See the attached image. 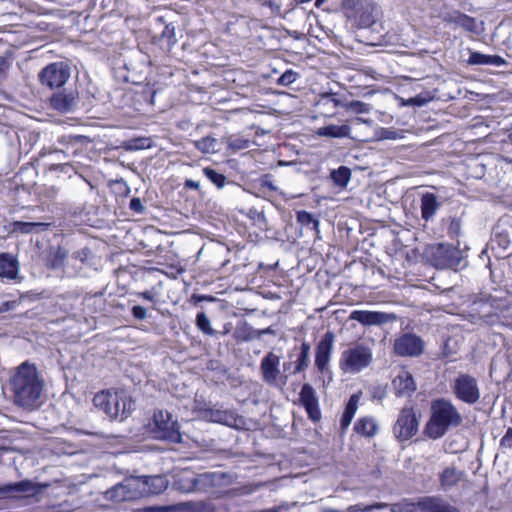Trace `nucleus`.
Returning a JSON list of instances; mask_svg holds the SVG:
<instances>
[{
    "mask_svg": "<svg viewBox=\"0 0 512 512\" xmlns=\"http://www.w3.org/2000/svg\"><path fill=\"white\" fill-rule=\"evenodd\" d=\"M397 397L411 396L416 391V383L410 372L401 371L392 381Z\"/></svg>",
    "mask_w": 512,
    "mask_h": 512,
    "instance_id": "aec40b11",
    "label": "nucleus"
},
{
    "mask_svg": "<svg viewBox=\"0 0 512 512\" xmlns=\"http://www.w3.org/2000/svg\"><path fill=\"white\" fill-rule=\"evenodd\" d=\"M151 432L157 439L170 443L183 442L179 423L167 411L158 410L154 413Z\"/></svg>",
    "mask_w": 512,
    "mask_h": 512,
    "instance_id": "39448f33",
    "label": "nucleus"
},
{
    "mask_svg": "<svg viewBox=\"0 0 512 512\" xmlns=\"http://www.w3.org/2000/svg\"><path fill=\"white\" fill-rule=\"evenodd\" d=\"M372 361L371 350L363 345L354 346V372L367 367Z\"/></svg>",
    "mask_w": 512,
    "mask_h": 512,
    "instance_id": "7c9ffc66",
    "label": "nucleus"
},
{
    "mask_svg": "<svg viewBox=\"0 0 512 512\" xmlns=\"http://www.w3.org/2000/svg\"><path fill=\"white\" fill-rule=\"evenodd\" d=\"M190 505H192L194 507V510L196 512H202L205 510L206 508V504L204 502H197V503H189Z\"/></svg>",
    "mask_w": 512,
    "mask_h": 512,
    "instance_id": "0e129e2a",
    "label": "nucleus"
},
{
    "mask_svg": "<svg viewBox=\"0 0 512 512\" xmlns=\"http://www.w3.org/2000/svg\"><path fill=\"white\" fill-rule=\"evenodd\" d=\"M266 334H270V335H275L276 334V331L273 329L272 326H269L265 329H256V339H260L263 335H266Z\"/></svg>",
    "mask_w": 512,
    "mask_h": 512,
    "instance_id": "4d7b16f0",
    "label": "nucleus"
},
{
    "mask_svg": "<svg viewBox=\"0 0 512 512\" xmlns=\"http://www.w3.org/2000/svg\"><path fill=\"white\" fill-rule=\"evenodd\" d=\"M196 474L184 471L177 475L173 486L176 490L183 493H193L196 492Z\"/></svg>",
    "mask_w": 512,
    "mask_h": 512,
    "instance_id": "cd10ccee",
    "label": "nucleus"
},
{
    "mask_svg": "<svg viewBox=\"0 0 512 512\" xmlns=\"http://www.w3.org/2000/svg\"><path fill=\"white\" fill-rule=\"evenodd\" d=\"M280 357L273 352H268L260 363V371L264 382L269 385H275L278 380L283 384L287 381V375L280 373Z\"/></svg>",
    "mask_w": 512,
    "mask_h": 512,
    "instance_id": "9d476101",
    "label": "nucleus"
},
{
    "mask_svg": "<svg viewBox=\"0 0 512 512\" xmlns=\"http://www.w3.org/2000/svg\"><path fill=\"white\" fill-rule=\"evenodd\" d=\"M465 473L456 467H445L439 473V483L443 490L448 491L457 486L464 478Z\"/></svg>",
    "mask_w": 512,
    "mask_h": 512,
    "instance_id": "4be33fe9",
    "label": "nucleus"
},
{
    "mask_svg": "<svg viewBox=\"0 0 512 512\" xmlns=\"http://www.w3.org/2000/svg\"><path fill=\"white\" fill-rule=\"evenodd\" d=\"M78 94L72 90H63L50 97V106L60 113H71L78 106Z\"/></svg>",
    "mask_w": 512,
    "mask_h": 512,
    "instance_id": "dca6fc26",
    "label": "nucleus"
},
{
    "mask_svg": "<svg viewBox=\"0 0 512 512\" xmlns=\"http://www.w3.org/2000/svg\"><path fill=\"white\" fill-rule=\"evenodd\" d=\"M441 207V202L438 200L437 195L431 192H425L420 198L421 218L428 222L432 220Z\"/></svg>",
    "mask_w": 512,
    "mask_h": 512,
    "instance_id": "412c9836",
    "label": "nucleus"
},
{
    "mask_svg": "<svg viewBox=\"0 0 512 512\" xmlns=\"http://www.w3.org/2000/svg\"><path fill=\"white\" fill-rule=\"evenodd\" d=\"M40 83L51 89L63 87L71 76V67L64 61L53 62L45 66L39 73Z\"/></svg>",
    "mask_w": 512,
    "mask_h": 512,
    "instance_id": "423d86ee",
    "label": "nucleus"
},
{
    "mask_svg": "<svg viewBox=\"0 0 512 512\" xmlns=\"http://www.w3.org/2000/svg\"><path fill=\"white\" fill-rule=\"evenodd\" d=\"M350 128L347 125H327L316 130L320 137L341 138L349 135Z\"/></svg>",
    "mask_w": 512,
    "mask_h": 512,
    "instance_id": "2f4dec72",
    "label": "nucleus"
},
{
    "mask_svg": "<svg viewBox=\"0 0 512 512\" xmlns=\"http://www.w3.org/2000/svg\"><path fill=\"white\" fill-rule=\"evenodd\" d=\"M447 222H448L447 235L451 239H456L460 234V229H461L460 219L456 218V217H448Z\"/></svg>",
    "mask_w": 512,
    "mask_h": 512,
    "instance_id": "79ce46f5",
    "label": "nucleus"
},
{
    "mask_svg": "<svg viewBox=\"0 0 512 512\" xmlns=\"http://www.w3.org/2000/svg\"><path fill=\"white\" fill-rule=\"evenodd\" d=\"M147 139H133L126 143L127 150L142 149L146 147Z\"/></svg>",
    "mask_w": 512,
    "mask_h": 512,
    "instance_id": "3c124183",
    "label": "nucleus"
},
{
    "mask_svg": "<svg viewBox=\"0 0 512 512\" xmlns=\"http://www.w3.org/2000/svg\"><path fill=\"white\" fill-rule=\"evenodd\" d=\"M196 325L198 329L201 330L204 334L209 336H214L217 334V331L211 327L210 320L204 312L197 314Z\"/></svg>",
    "mask_w": 512,
    "mask_h": 512,
    "instance_id": "58836bf2",
    "label": "nucleus"
},
{
    "mask_svg": "<svg viewBox=\"0 0 512 512\" xmlns=\"http://www.w3.org/2000/svg\"><path fill=\"white\" fill-rule=\"evenodd\" d=\"M334 334L326 332L316 346L315 365L320 372H324L329 364L334 342Z\"/></svg>",
    "mask_w": 512,
    "mask_h": 512,
    "instance_id": "f3484780",
    "label": "nucleus"
},
{
    "mask_svg": "<svg viewBox=\"0 0 512 512\" xmlns=\"http://www.w3.org/2000/svg\"><path fill=\"white\" fill-rule=\"evenodd\" d=\"M339 365L344 373L352 370V348H348L342 353Z\"/></svg>",
    "mask_w": 512,
    "mask_h": 512,
    "instance_id": "c03bdc74",
    "label": "nucleus"
},
{
    "mask_svg": "<svg viewBox=\"0 0 512 512\" xmlns=\"http://www.w3.org/2000/svg\"><path fill=\"white\" fill-rule=\"evenodd\" d=\"M354 432L359 435L371 438L378 432V425L374 418L362 417L354 423Z\"/></svg>",
    "mask_w": 512,
    "mask_h": 512,
    "instance_id": "c756f323",
    "label": "nucleus"
},
{
    "mask_svg": "<svg viewBox=\"0 0 512 512\" xmlns=\"http://www.w3.org/2000/svg\"><path fill=\"white\" fill-rule=\"evenodd\" d=\"M49 227L50 224L44 222L15 221L12 223V232L22 234L40 233L48 230Z\"/></svg>",
    "mask_w": 512,
    "mask_h": 512,
    "instance_id": "c85d7f7f",
    "label": "nucleus"
},
{
    "mask_svg": "<svg viewBox=\"0 0 512 512\" xmlns=\"http://www.w3.org/2000/svg\"><path fill=\"white\" fill-rule=\"evenodd\" d=\"M229 475L223 472H204L196 474V492L214 494L215 489L229 483Z\"/></svg>",
    "mask_w": 512,
    "mask_h": 512,
    "instance_id": "9b49d317",
    "label": "nucleus"
},
{
    "mask_svg": "<svg viewBox=\"0 0 512 512\" xmlns=\"http://www.w3.org/2000/svg\"><path fill=\"white\" fill-rule=\"evenodd\" d=\"M424 342L423 340L411 333L403 334L396 339L394 343V351L397 355L405 356H419L423 353Z\"/></svg>",
    "mask_w": 512,
    "mask_h": 512,
    "instance_id": "4468645a",
    "label": "nucleus"
},
{
    "mask_svg": "<svg viewBox=\"0 0 512 512\" xmlns=\"http://www.w3.org/2000/svg\"><path fill=\"white\" fill-rule=\"evenodd\" d=\"M14 402L26 409L38 407L44 389V380L35 365L22 363L12 378Z\"/></svg>",
    "mask_w": 512,
    "mask_h": 512,
    "instance_id": "f257e3e1",
    "label": "nucleus"
},
{
    "mask_svg": "<svg viewBox=\"0 0 512 512\" xmlns=\"http://www.w3.org/2000/svg\"><path fill=\"white\" fill-rule=\"evenodd\" d=\"M59 143L63 145L67 144H88L91 139L85 135H63L58 139Z\"/></svg>",
    "mask_w": 512,
    "mask_h": 512,
    "instance_id": "a19ab883",
    "label": "nucleus"
},
{
    "mask_svg": "<svg viewBox=\"0 0 512 512\" xmlns=\"http://www.w3.org/2000/svg\"><path fill=\"white\" fill-rule=\"evenodd\" d=\"M131 314L136 320H145L148 317L147 309L141 305H134Z\"/></svg>",
    "mask_w": 512,
    "mask_h": 512,
    "instance_id": "de8ad7c7",
    "label": "nucleus"
},
{
    "mask_svg": "<svg viewBox=\"0 0 512 512\" xmlns=\"http://www.w3.org/2000/svg\"><path fill=\"white\" fill-rule=\"evenodd\" d=\"M459 250L447 244H438L432 253L434 265L437 268H456L460 263Z\"/></svg>",
    "mask_w": 512,
    "mask_h": 512,
    "instance_id": "f8f14e48",
    "label": "nucleus"
},
{
    "mask_svg": "<svg viewBox=\"0 0 512 512\" xmlns=\"http://www.w3.org/2000/svg\"><path fill=\"white\" fill-rule=\"evenodd\" d=\"M452 392L456 399L469 405L477 403L481 396L476 378L467 373H461L454 379Z\"/></svg>",
    "mask_w": 512,
    "mask_h": 512,
    "instance_id": "6e6552de",
    "label": "nucleus"
},
{
    "mask_svg": "<svg viewBox=\"0 0 512 512\" xmlns=\"http://www.w3.org/2000/svg\"><path fill=\"white\" fill-rule=\"evenodd\" d=\"M139 479H141L144 494H159L166 490L169 484L167 478L162 475L144 476Z\"/></svg>",
    "mask_w": 512,
    "mask_h": 512,
    "instance_id": "393cba45",
    "label": "nucleus"
},
{
    "mask_svg": "<svg viewBox=\"0 0 512 512\" xmlns=\"http://www.w3.org/2000/svg\"><path fill=\"white\" fill-rule=\"evenodd\" d=\"M398 512H450L448 505L435 498H425L418 503H406Z\"/></svg>",
    "mask_w": 512,
    "mask_h": 512,
    "instance_id": "a211bd4d",
    "label": "nucleus"
},
{
    "mask_svg": "<svg viewBox=\"0 0 512 512\" xmlns=\"http://www.w3.org/2000/svg\"><path fill=\"white\" fill-rule=\"evenodd\" d=\"M500 446L503 448H512V428H508L505 435L500 440Z\"/></svg>",
    "mask_w": 512,
    "mask_h": 512,
    "instance_id": "864d4df0",
    "label": "nucleus"
},
{
    "mask_svg": "<svg viewBox=\"0 0 512 512\" xmlns=\"http://www.w3.org/2000/svg\"><path fill=\"white\" fill-rule=\"evenodd\" d=\"M195 147L205 154L216 153L219 151L218 140L211 136H206L194 142Z\"/></svg>",
    "mask_w": 512,
    "mask_h": 512,
    "instance_id": "f704fd0d",
    "label": "nucleus"
},
{
    "mask_svg": "<svg viewBox=\"0 0 512 512\" xmlns=\"http://www.w3.org/2000/svg\"><path fill=\"white\" fill-rule=\"evenodd\" d=\"M444 22L449 24H455L469 32H473L476 29L475 19L460 11H455L452 14L446 15L444 17Z\"/></svg>",
    "mask_w": 512,
    "mask_h": 512,
    "instance_id": "bb28decb",
    "label": "nucleus"
},
{
    "mask_svg": "<svg viewBox=\"0 0 512 512\" xmlns=\"http://www.w3.org/2000/svg\"><path fill=\"white\" fill-rule=\"evenodd\" d=\"M141 486V479H126L107 490L105 496L108 500L114 502L136 500L144 495V489Z\"/></svg>",
    "mask_w": 512,
    "mask_h": 512,
    "instance_id": "1a4fd4ad",
    "label": "nucleus"
},
{
    "mask_svg": "<svg viewBox=\"0 0 512 512\" xmlns=\"http://www.w3.org/2000/svg\"><path fill=\"white\" fill-rule=\"evenodd\" d=\"M462 416L455 405L448 399L438 398L431 402L430 417L423 434L432 440L442 438L451 427H458Z\"/></svg>",
    "mask_w": 512,
    "mask_h": 512,
    "instance_id": "f03ea898",
    "label": "nucleus"
},
{
    "mask_svg": "<svg viewBox=\"0 0 512 512\" xmlns=\"http://www.w3.org/2000/svg\"><path fill=\"white\" fill-rule=\"evenodd\" d=\"M297 221L311 230H314L317 234H319V221L314 217L313 214L307 211H298L297 212Z\"/></svg>",
    "mask_w": 512,
    "mask_h": 512,
    "instance_id": "e433bc0d",
    "label": "nucleus"
},
{
    "mask_svg": "<svg viewBox=\"0 0 512 512\" xmlns=\"http://www.w3.org/2000/svg\"><path fill=\"white\" fill-rule=\"evenodd\" d=\"M310 352H311V345L303 341L299 347H294L289 352V358H294V368L291 372V374H298L303 371H305L310 364Z\"/></svg>",
    "mask_w": 512,
    "mask_h": 512,
    "instance_id": "6ab92c4d",
    "label": "nucleus"
},
{
    "mask_svg": "<svg viewBox=\"0 0 512 512\" xmlns=\"http://www.w3.org/2000/svg\"><path fill=\"white\" fill-rule=\"evenodd\" d=\"M45 486L27 479L16 483H8L0 486V498L6 496L18 497L20 495L33 497L39 494Z\"/></svg>",
    "mask_w": 512,
    "mask_h": 512,
    "instance_id": "ddd939ff",
    "label": "nucleus"
},
{
    "mask_svg": "<svg viewBox=\"0 0 512 512\" xmlns=\"http://www.w3.org/2000/svg\"><path fill=\"white\" fill-rule=\"evenodd\" d=\"M263 186L267 187L271 191H275L277 189L276 186L270 181H264Z\"/></svg>",
    "mask_w": 512,
    "mask_h": 512,
    "instance_id": "338daca9",
    "label": "nucleus"
},
{
    "mask_svg": "<svg viewBox=\"0 0 512 512\" xmlns=\"http://www.w3.org/2000/svg\"><path fill=\"white\" fill-rule=\"evenodd\" d=\"M157 23L163 26V30L160 34V40L165 41L167 47L170 49L177 42L175 34V25L173 23H166L163 17L157 18Z\"/></svg>",
    "mask_w": 512,
    "mask_h": 512,
    "instance_id": "473e14b6",
    "label": "nucleus"
},
{
    "mask_svg": "<svg viewBox=\"0 0 512 512\" xmlns=\"http://www.w3.org/2000/svg\"><path fill=\"white\" fill-rule=\"evenodd\" d=\"M297 79V73L292 70L285 71L279 78L277 83L282 86H289Z\"/></svg>",
    "mask_w": 512,
    "mask_h": 512,
    "instance_id": "49530a36",
    "label": "nucleus"
},
{
    "mask_svg": "<svg viewBox=\"0 0 512 512\" xmlns=\"http://www.w3.org/2000/svg\"><path fill=\"white\" fill-rule=\"evenodd\" d=\"M19 273L17 258L9 253L0 254V277L16 279Z\"/></svg>",
    "mask_w": 512,
    "mask_h": 512,
    "instance_id": "a878e982",
    "label": "nucleus"
},
{
    "mask_svg": "<svg viewBox=\"0 0 512 512\" xmlns=\"http://www.w3.org/2000/svg\"><path fill=\"white\" fill-rule=\"evenodd\" d=\"M397 136H398V133L391 129H382V131H381L382 139H396Z\"/></svg>",
    "mask_w": 512,
    "mask_h": 512,
    "instance_id": "bf43d9fd",
    "label": "nucleus"
},
{
    "mask_svg": "<svg viewBox=\"0 0 512 512\" xmlns=\"http://www.w3.org/2000/svg\"><path fill=\"white\" fill-rule=\"evenodd\" d=\"M389 317L386 313L354 310V321H358L364 326L381 325L388 321Z\"/></svg>",
    "mask_w": 512,
    "mask_h": 512,
    "instance_id": "b1692460",
    "label": "nucleus"
},
{
    "mask_svg": "<svg viewBox=\"0 0 512 512\" xmlns=\"http://www.w3.org/2000/svg\"><path fill=\"white\" fill-rule=\"evenodd\" d=\"M330 177L335 185L346 187L351 177V170L346 166H340L331 171Z\"/></svg>",
    "mask_w": 512,
    "mask_h": 512,
    "instance_id": "c9c22d12",
    "label": "nucleus"
},
{
    "mask_svg": "<svg viewBox=\"0 0 512 512\" xmlns=\"http://www.w3.org/2000/svg\"><path fill=\"white\" fill-rule=\"evenodd\" d=\"M369 111V106L361 101L354 100V113L361 114Z\"/></svg>",
    "mask_w": 512,
    "mask_h": 512,
    "instance_id": "6e6d98bb",
    "label": "nucleus"
},
{
    "mask_svg": "<svg viewBox=\"0 0 512 512\" xmlns=\"http://www.w3.org/2000/svg\"><path fill=\"white\" fill-rule=\"evenodd\" d=\"M490 55H486L480 52H471L468 58L470 65H489Z\"/></svg>",
    "mask_w": 512,
    "mask_h": 512,
    "instance_id": "37998d69",
    "label": "nucleus"
},
{
    "mask_svg": "<svg viewBox=\"0 0 512 512\" xmlns=\"http://www.w3.org/2000/svg\"><path fill=\"white\" fill-rule=\"evenodd\" d=\"M68 254V250L60 245L50 246L45 258L46 266L55 271L63 269Z\"/></svg>",
    "mask_w": 512,
    "mask_h": 512,
    "instance_id": "5701e85b",
    "label": "nucleus"
},
{
    "mask_svg": "<svg viewBox=\"0 0 512 512\" xmlns=\"http://www.w3.org/2000/svg\"><path fill=\"white\" fill-rule=\"evenodd\" d=\"M343 7V13L344 15L349 18L350 17V12H351V6H350V2L349 0H343V3H342Z\"/></svg>",
    "mask_w": 512,
    "mask_h": 512,
    "instance_id": "e2e57ef3",
    "label": "nucleus"
},
{
    "mask_svg": "<svg viewBox=\"0 0 512 512\" xmlns=\"http://www.w3.org/2000/svg\"><path fill=\"white\" fill-rule=\"evenodd\" d=\"M419 429V417L413 406L403 407L393 426L395 437L401 441H407L414 437Z\"/></svg>",
    "mask_w": 512,
    "mask_h": 512,
    "instance_id": "0eeeda50",
    "label": "nucleus"
},
{
    "mask_svg": "<svg viewBox=\"0 0 512 512\" xmlns=\"http://www.w3.org/2000/svg\"><path fill=\"white\" fill-rule=\"evenodd\" d=\"M263 5H267V6H268V7H270V8H274V7H275V8H277V9H279V6H278V5H274V3H273V2H271V1H265V2L263 3Z\"/></svg>",
    "mask_w": 512,
    "mask_h": 512,
    "instance_id": "774afa93",
    "label": "nucleus"
},
{
    "mask_svg": "<svg viewBox=\"0 0 512 512\" xmlns=\"http://www.w3.org/2000/svg\"><path fill=\"white\" fill-rule=\"evenodd\" d=\"M137 296L147 300V301H150V302H155L156 299H155V294L152 293L151 291L149 290H146V291H143V292H137L136 293Z\"/></svg>",
    "mask_w": 512,
    "mask_h": 512,
    "instance_id": "052dcab7",
    "label": "nucleus"
},
{
    "mask_svg": "<svg viewBox=\"0 0 512 512\" xmlns=\"http://www.w3.org/2000/svg\"><path fill=\"white\" fill-rule=\"evenodd\" d=\"M319 105H332L333 107H336L339 105V101L333 96V95H324L321 100L318 103Z\"/></svg>",
    "mask_w": 512,
    "mask_h": 512,
    "instance_id": "5fc2aeb1",
    "label": "nucleus"
},
{
    "mask_svg": "<svg viewBox=\"0 0 512 512\" xmlns=\"http://www.w3.org/2000/svg\"><path fill=\"white\" fill-rule=\"evenodd\" d=\"M90 253H91L90 249L83 248L78 251H75L72 255V258L80 261L81 263H84L88 259Z\"/></svg>",
    "mask_w": 512,
    "mask_h": 512,
    "instance_id": "603ef678",
    "label": "nucleus"
},
{
    "mask_svg": "<svg viewBox=\"0 0 512 512\" xmlns=\"http://www.w3.org/2000/svg\"><path fill=\"white\" fill-rule=\"evenodd\" d=\"M129 208L138 214H141L145 211V206L143 205L141 199L138 197H134L130 200Z\"/></svg>",
    "mask_w": 512,
    "mask_h": 512,
    "instance_id": "8fccbe9b",
    "label": "nucleus"
},
{
    "mask_svg": "<svg viewBox=\"0 0 512 512\" xmlns=\"http://www.w3.org/2000/svg\"><path fill=\"white\" fill-rule=\"evenodd\" d=\"M185 187L194 189V190H198L200 188V183L195 180H192V179H187L185 181Z\"/></svg>",
    "mask_w": 512,
    "mask_h": 512,
    "instance_id": "680f3d73",
    "label": "nucleus"
},
{
    "mask_svg": "<svg viewBox=\"0 0 512 512\" xmlns=\"http://www.w3.org/2000/svg\"><path fill=\"white\" fill-rule=\"evenodd\" d=\"M228 147L233 151H239L242 149H246L249 146V141L247 139H243L240 137L237 138H229L228 139Z\"/></svg>",
    "mask_w": 512,
    "mask_h": 512,
    "instance_id": "a18cd8bd",
    "label": "nucleus"
},
{
    "mask_svg": "<svg viewBox=\"0 0 512 512\" xmlns=\"http://www.w3.org/2000/svg\"><path fill=\"white\" fill-rule=\"evenodd\" d=\"M352 421V396L347 400L345 410L340 420V433L343 434L348 430Z\"/></svg>",
    "mask_w": 512,
    "mask_h": 512,
    "instance_id": "ea45409f",
    "label": "nucleus"
},
{
    "mask_svg": "<svg viewBox=\"0 0 512 512\" xmlns=\"http://www.w3.org/2000/svg\"><path fill=\"white\" fill-rule=\"evenodd\" d=\"M162 508L161 507H154V506H150V507H146L143 509V512H162Z\"/></svg>",
    "mask_w": 512,
    "mask_h": 512,
    "instance_id": "69168bd1",
    "label": "nucleus"
},
{
    "mask_svg": "<svg viewBox=\"0 0 512 512\" xmlns=\"http://www.w3.org/2000/svg\"><path fill=\"white\" fill-rule=\"evenodd\" d=\"M354 21L356 22L358 30H369V34L367 36L358 33L355 34V40L370 46L380 44L383 35L379 30H377V27L382 28V25L377 22V9L373 4L356 7V4L354 3Z\"/></svg>",
    "mask_w": 512,
    "mask_h": 512,
    "instance_id": "7ed1b4c3",
    "label": "nucleus"
},
{
    "mask_svg": "<svg viewBox=\"0 0 512 512\" xmlns=\"http://www.w3.org/2000/svg\"><path fill=\"white\" fill-rule=\"evenodd\" d=\"M299 402L305 408L308 417L317 422L321 418L319 409L318 398L315 389L308 383H305L299 393Z\"/></svg>",
    "mask_w": 512,
    "mask_h": 512,
    "instance_id": "2eb2a0df",
    "label": "nucleus"
},
{
    "mask_svg": "<svg viewBox=\"0 0 512 512\" xmlns=\"http://www.w3.org/2000/svg\"><path fill=\"white\" fill-rule=\"evenodd\" d=\"M214 420L220 423L229 424V421L233 419V416L228 411H216L212 413Z\"/></svg>",
    "mask_w": 512,
    "mask_h": 512,
    "instance_id": "09e8293b",
    "label": "nucleus"
},
{
    "mask_svg": "<svg viewBox=\"0 0 512 512\" xmlns=\"http://www.w3.org/2000/svg\"><path fill=\"white\" fill-rule=\"evenodd\" d=\"M203 174L219 189L223 188L226 184V176L213 168H204Z\"/></svg>",
    "mask_w": 512,
    "mask_h": 512,
    "instance_id": "4c0bfd02",
    "label": "nucleus"
},
{
    "mask_svg": "<svg viewBox=\"0 0 512 512\" xmlns=\"http://www.w3.org/2000/svg\"><path fill=\"white\" fill-rule=\"evenodd\" d=\"M256 329L251 327L247 322L237 325L234 330L233 337L240 342H248L256 339Z\"/></svg>",
    "mask_w": 512,
    "mask_h": 512,
    "instance_id": "72a5a7b5",
    "label": "nucleus"
},
{
    "mask_svg": "<svg viewBox=\"0 0 512 512\" xmlns=\"http://www.w3.org/2000/svg\"><path fill=\"white\" fill-rule=\"evenodd\" d=\"M506 61L499 55H490L489 65L502 66L505 65Z\"/></svg>",
    "mask_w": 512,
    "mask_h": 512,
    "instance_id": "13d9d810",
    "label": "nucleus"
},
{
    "mask_svg": "<svg viewBox=\"0 0 512 512\" xmlns=\"http://www.w3.org/2000/svg\"><path fill=\"white\" fill-rule=\"evenodd\" d=\"M94 405L103 410L111 419H126L132 410V401L124 391L100 392L93 399Z\"/></svg>",
    "mask_w": 512,
    "mask_h": 512,
    "instance_id": "20e7f679",
    "label": "nucleus"
}]
</instances>
